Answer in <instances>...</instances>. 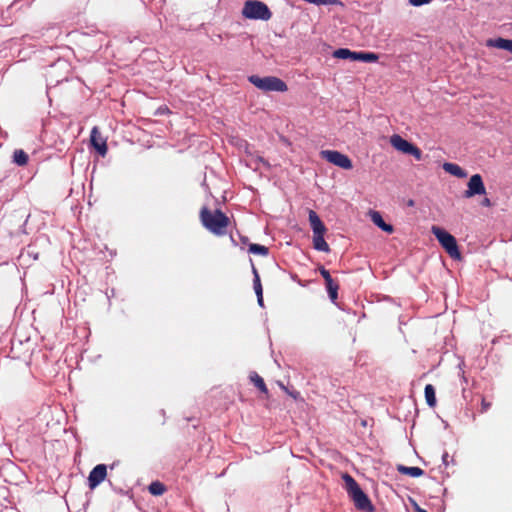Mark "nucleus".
Returning <instances> with one entry per match:
<instances>
[{"label":"nucleus","instance_id":"c756f323","mask_svg":"<svg viewBox=\"0 0 512 512\" xmlns=\"http://www.w3.org/2000/svg\"><path fill=\"white\" fill-rule=\"evenodd\" d=\"M257 301L260 306H263V293L257 294Z\"/></svg>","mask_w":512,"mask_h":512},{"label":"nucleus","instance_id":"7ed1b4c3","mask_svg":"<svg viewBox=\"0 0 512 512\" xmlns=\"http://www.w3.org/2000/svg\"><path fill=\"white\" fill-rule=\"evenodd\" d=\"M431 232L451 258H461L457 241L453 235H451L446 230L436 225L431 227Z\"/></svg>","mask_w":512,"mask_h":512},{"label":"nucleus","instance_id":"dca6fc26","mask_svg":"<svg viewBox=\"0 0 512 512\" xmlns=\"http://www.w3.org/2000/svg\"><path fill=\"white\" fill-rule=\"evenodd\" d=\"M379 59V56L373 52H355L353 55V61H362V62H376Z\"/></svg>","mask_w":512,"mask_h":512},{"label":"nucleus","instance_id":"7c9ffc66","mask_svg":"<svg viewBox=\"0 0 512 512\" xmlns=\"http://www.w3.org/2000/svg\"><path fill=\"white\" fill-rule=\"evenodd\" d=\"M158 111H159V113H161V114H162V113H169V112H170V111H169V109H168V107H166V106H164V107H160V108L158 109Z\"/></svg>","mask_w":512,"mask_h":512},{"label":"nucleus","instance_id":"9d476101","mask_svg":"<svg viewBox=\"0 0 512 512\" xmlns=\"http://www.w3.org/2000/svg\"><path fill=\"white\" fill-rule=\"evenodd\" d=\"M107 476V467L105 464L96 465L88 476V485L90 489L96 488Z\"/></svg>","mask_w":512,"mask_h":512},{"label":"nucleus","instance_id":"5701e85b","mask_svg":"<svg viewBox=\"0 0 512 512\" xmlns=\"http://www.w3.org/2000/svg\"><path fill=\"white\" fill-rule=\"evenodd\" d=\"M248 251L252 254L261 256H267L269 254L268 247L255 243L249 245Z\"/></svg>","mask_w":512,"mask_h":512},{"label":"nucleus","instance_id":"6ab92c4d","mask_svg":"<svg viewBox=\"0 0 512 512\" xmlns=\"http://www.w3.org/2000/svg\"><path fill=\"white\" fill-rule=\"evenodd\" d=\"M424 395L427 405L431 408H434L436 406V396L435 388L432 384H427L425 386Z\"/></svg>","mask_w":512,"mask_h":512},{"label":"nucleus","instance_id":"6e6552de","mask_svg":"<svg viewBox=\"0 0 512 512\" xmlns=\"http://www.w3.org/2000/svg\"><path fill=\"white\" fill-rule=\"evenodd\" d=\"M486 193L481 175H472L468 182V189L464 192L465 198H471L475 195H482Z\"/></svg>","mask_w":512,"mask_h":512},{"label":"nucleus","instance_id":"9b49d317","mask_svg":"<svg viewBox=\"0 0 512 512\" xmlns=\"http://www.w3.org/2000/svg\"><path fill=\"white\" fill-rule=\"evenodd\" d=\"M309 222L313 230V234H325L326 226L314 210H309Z\"/></svg>","mask_w":512,"mask_h":512},{"label":"nucleus","instance_id":"1a4fd4ad","mask_svg":"<svg viewBox=\"0 0 512 512\" xmlns=\"http://www.w3.org/2000/svg\"><path fill=\"white\" fill-rule=\"evenodd\" d=\"M92 147L101 155L105 156L108 151L106 138H104L97 126L93 127L90 134Z\"/></svg>","mask_w":512,"mask_h":512},{"label":"nucleus","instance_id":"f704fd0d","mask_svg":"<svg viewBox=\"0 0 512 512\" xmlns=\"http://www.w3.org/2000/svg\"><path fill=\"white\" fill-rule=\"evenodd\" d=\"M416 511H417V512H427L425 509L420 508V507H417V508H416Z\"/></svg>","mask_w":512,"mask_h":512},{"label":"nucleus","instance_id":"cd10ccee","mask_svg":"<svg viewBox=\"0 0 512 512\" xmlns=\"http://www.w3.org/2000/svg\"><path fill=\"white\" fill-rule=\"evenodd\" d=\"M432 0H409V3L413 6H421L423 4H428Z\"/></svg>","mask_w":512,"mask_h":512},{"label":"nucleus","instance_id":"412c9836","mask_svg":"<svg viewBox=\"0 0 512 512\" xmlns=\"http://www.w3.org/2000/svg\"><path fill=\"white\" fill-rule=\"evenodd\" d=\"M28 159V154L22 149H17L13 153V161L19 166L26 165L28 163Z\"/></svg>","mask_w":512,"mask_h":512},{"label":"nucleus","instance_id":"aec40b11","mask_svg":"<svg viewBox=\"0 0 512 512\" xmlns=\"http://www.w3.org/2000/svg\"><path fill=\"white\" fill-rule=\"evenodd\" d=\"M397 470L404 475H408L411 477H420L424 474V471L419 467H407L404 465H399Z\"/></svg>","mask_w":512,"mask_h":512},{"label":"nucleus","instance_id":"bb28decb","mask_svg":"<svg viewBox=\"0 0 512 512\" xmlns=\"http://www.w3.org/2000/svg\"><path fill=\"white\" fill-rule=\"evenodd\" d=\"M491 406H492L491 402L486 401L485 398H482L480 412L481 413H486L491 408Z\"/></svg>","mask_w":512,"mask_h":512},{"label":"nucleus","instance_id":"72a5a7b5","mask_svg":"<svg viewBox=\"0 0 512 512\" xmlns=\"http://www.w3.org/2000/svg\"><path fill=\"white\" fill-rule=\"evenodd\" d=\"M278 384L283 391L288 392V388L283 383L278 382Z\"/></svg>","mask_w":512,"mask_h":512},{"label":"nucleus","instance_id":"4468645a","mask_svg":"<svg viewBox=\"0 0 512 512\" xmlns=\"http://www.w3.org/2000/svg\"><path fill=\"white\" fill-rule=\"evenodd\" d=\"M370 217H371V221L377 226L379 227L380 229H382L383 231L391 234L393 233L394 231V228L391 224H387L381 214L378 212V211H371L370 212Z\"/></svg>","mask_w":512,"mask_h":512},{"label":"nucleus","instance_id":"c9c22d12","mask_svg":"<svg viewBox=\"0 0 512 512\" xmlns=\"http://www.w3.org/2000/svg\"><path fill=\"white\" fill-rule=\"evenodd\" d=\"M447 458H448V454H447V453H445V454L443 455V462H444V463H446Z\"/></svg>","mask_w":512,"mask_h":512},{"label":"nucleus","instance_id":"393cba45","mask_svg":"<svg viewBox=\"0 0 512 512\" xmlns=\"http://www.w3.org/2000/svg\"><path fill=\"white\" fill-rule=\"evenodd\" d=\"M252 272H253V275H254L253 286H254L255 293H256V295L257 294H262L263 293V289H262V284H261V281H260V276L258 274L257 269L255 268V266L253 264H252Z\"/></svg>","mask_w":512,"mask_h":512},{"label":"nucleus","instance_id":"f03ea898","mask_svg":"<svg viewBox=\"0 0 512 512\" xmlns=\"http://www.w3.org/2000/svg\"><path fill=\"white\" fill-rule=\"evenodd\" d=\"M348 495L352 499L355 507L364 512H374L375 507L366 493L361 489L356 480L349 474L342 476Z\"/></svg>","mask_w":512,"mask_h":512},{"label":"nucleus","instance_id":"20e7f679","mask_svg":"<svg viewBox=\"0 0 512 512\" xmlns=\"http://www.w3.org/2000/svg\"><path fill=\"white\" fill-rule=\"evenodd\" d=\"M242 15L247 19L268 21L272 17V12L262 1L247 0L244 3Z\"/></svg>","mask_w":512,"mask_h":512},{"label":"nucleus","instance_id":"423d86ee","mask_svg":"<svg viewBox=\"0 0 512 512\" xmlns=\"http://www.w3.org/2000/svg\"><path fill=\"white\" fill-rule=\"evenodd\" d=\"M391 145L398 151L414 156L418 161L422 159V151L414 144L408 142L406 139L398 134H394L390 137Z\"/></svg>","mask_w":512,"mask_h":512},{"label":"nucleus","instance_id":"473e14b6","mask_svg":"<svg viewBox=\"0 0 512 512\" xmlns=\"http://www.w3.org/2000/svg\"><path fill=\"white\" fill-rule=\"evenodd\" d=\"M258 160H259V162H261L263 165H265V166H269V163H268L266 160H264L262 157H259V158H258Z\"/></svg>","mask_w":512,"mask_h":512},{"label":"nucleus","instance_id":"f8f14e48","mask_svg":"<svg viewBox=\"0 0 512 512\" xmlns=\"http://www.w3.org/2000/svg\"><path fill=\"white\" fill-rule=\"evenodd\" d=\"M487 47H494L498 49L507 50L512 53V40L504 38L488 39L486 41Z\"/></svg>","mask_w":512,"mask_h":512},{"label":"nucleus","instance_id":"a878e982","mask_svg":"<svg viewBox=\"0 0 512 512\" xmlns=\"http://www.w3.org/2000/svg\"><path fill=\"white\" fill-rule=\"evenodd\" d=\"M318 270H319L321 276L324 278L325 282L332 279L330 272L327 269H325L324 266H319Z\"/></svg>","mask_w":512,"mask_h":512},{"label":"nucleus","instance_id":"ddd939ff","mask_svg":"<svg viewBox=\"0 0 512 512\" xmlns=\"http://www.w3.org/2000/svg\"><path fill=\"white\" fill-rule=\"evenodd\" d=\"M249 379L254 384V386L265 395L266 399L270 398V394L264 382V379L257 372H251L249 375Z\"/></svg>","mask_w":512,"mask_h":512},{"label":"nucleus","instance_id":"b1692460","mask_svg":"<svg viewBox=\"0 0 512 512\" xmlns=\"http://www.w3.org/2000/svg\"><path fill=\"white\" fill-rule=\"evenodd\" d=\"M354 51L347 48H339L333 52V57L337 59H350L353 61Z\"/></svg>","mask_w":512,"mask_h":512},{"label":"nucleus","instance_id":"2eb2a0df","mask_svg":"<svg viewBox=\"0 0 512 512\" xmlns=\"http://www.w3.org/2000/svg\"><path fill=\"white\" fill-rule=\"evenodd\" d=\"M325 234H313L314 249L322 252H330V247L324 239Z\"/></svg>","mask_w":512,"mask_h":512},{"label":"nucleus","instance_id":"c85d7f7f","mask_svg":"<svg viewBox=\"0 0 512 512\" xmlns=\"http://www.w3.org/2000/svg\"><path fill=\"white\" fill-rule=\"evenodd\" d=\"M481 204H482L483 206L490 207V206H491V201H490V199H489V198H484V199L482 200Z\"/></svg>","mask_w":512,"mask_h":512},{"label":"nucleus","instance_id":"f3484780","mask_svg":"<svg viewBox=\"0 0 512 512\" xmlns=\"http://www.w3.org/2000/svg\"><path fill=\"white\" fill-rule=\"evenodd\" d=\"M443 169L447 173H450L451 175L456 176L458 178H464L467 176L466 172L459 165L454 163H444Z\"/></svg>","mask_w":512,"mask_h":512},{"label":"nucleus","instance_id":"0eeeda50","mask_svg":"<svg viewBox=\"0 0 512 512\" xmlns=\"http://www.w3.org/2000/svg\"><path fill=\"white\" fill-rule=\"evenodd\" d=\"M320 156L323 159H325L326 161H328L329 163H332L335 166H338L342 169L349 170V169H352V167H353L352 161L350 160V158L347 155H345L339 151L322 150L320 152Z\"/></svg>","mask_w":512,"mask_h":512},{"label":"nucleus","instance_id":"39448f33","mask_svg":"<svg viewBox=\"0 0 512 512\" xmlns=\"http://www.w3.org/2000/svg\"><path fill=\"white\" fill-rule=\"evenodd\" d=\"M248 80L255 87L264 92H285L288 90L287 84L282 79L275 76L260 77L257 75H251Z\"/></svg>","mask_w":512,"mask_h":512},{"label":"nucleus","instance_id":"2f4dec72","mask_svg":"<svg viewBox=\"0 0 512 512\" xmlns=\"http://www.w3.org/2000/svg\"><path fill=\"white\" fill-rule=\"evenodd\" d=\"M286 393L289 394L290 396H292L294 399H296L299 395V392H297V391L291 392L288 390V392H286Z\"/></svg>","mask_w":512,"mask_h":512},{"label":"nucleus","instance_id":"a211bd4d","mask_svg":"<svg viewBox=\"0 0 512 512\" xmlns=\"http://www.w3.org/2000/svg\"><path fill=\"white\" fill-rule=\"evenodd\" d=\"M325 286L328 292V295L333 303L336 302L338 298V290H339V284L336 280L333 278L327 282H325Z\"/></svg>","mask_w":512,"mask_h":512},{"label":"nucleus","instance_id":"f257e3e1","mask_svg":"<svg viewBox=\"0 0 512 512\" xmlns=\"http://www.w3.org/2000/svg\"><path fill=\"white\" fill-rule=\"evenodd\" d=\"M200 220L202 225L216 236H224L230 225V219L221 210H210L208 207H202L200 210Z\"/></svg>","mask_w":512,"mask_h":512},{"label":"nucleus","instance_id":"4be33fe9","mask_svg":"<svg viewBox=\"0 0 512 512\" xmlns=\"http://www.w3.org/2000/svg\"><path fill=\"white\" fill-rule=\"evenodd\" d=\"M149 492L154 496H161L165 493L166 487L160 481H154L148 486Z\"/></svg>","mask_w":512,"mask_h":512}]
</instances>
